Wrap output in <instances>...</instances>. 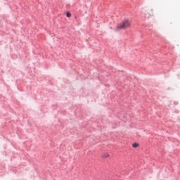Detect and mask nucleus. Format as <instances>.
<instances>
[{
	"label": "nucleus",
	"mask_w": 180,
	"mask_h": 180,
	"mask_svg": "<svg viewBox=\"0 0 180 180\" xmlns=\"http://www.w3.org/2000/svg\"><path fill=\"white\" fill-rule=\"evenodd\" d=\"M131 26V22L129 20H124L121 23L118 24L117 27L115 28L116 32H119V30H126V29H129Z\"/></svg>",
	"instance_id": "f257e3e1"
},
{
	"label": "nucleus",
	"mask_w": 180,
	"mask_h": 180,
	"mask_svg": "<svg viewBox=\"0 0 180 180\" xmlns=\"http://www.w3.org/2000/svg\"><path fill=\"white\" fill-rule=\"evenodd\" d=\"M110 157V155L108 153H105L102 155L103 158H109Z\"/></svg>",
	"instance_id": "f03ea898"
},
{
	"label": "nucleus",
	"mask_w": 180,
	"mask_h": 180,
	"mask_svg": "<svg viewBox=\"0 0 180 180\" xmlns=\"http://www.w3.org/2000/svg\"><path fill=\"white\" fill-rule=\"evenodd\" d=\"M140 146V144H139V143H134L133 144H132V147L134 148H137L138 147H139Z\"/></svg>",
	"instance_id": "7ed1b4c3"
},
{
	"label": "nucleus",
	"mask_w": 180,
	"mask_h": 180,
	"mask_svg": "<svg viewBox=\"0 0 180 180\" xmlns=\"http://www.w3.org/2000/svg\"><path fill=\"white\" fill-rule=\"evenodd\" d=\"M66 15L68 18H71V14L69 12L67 13Z\"/></svg>",
	"instance_id": "20e7f679"
},
{
	"label": "nucleus",
	"mask_w": 180,
	"mask_h": 180,
	"mask_svg": "<svg viewBox=\"0 0 180 180\" xmlns=\"http://www.w3.org/2000/svg\"><path fill=\"white\" fill-rule=\"evenodd\" d=\"M150 16H153V13L152 14H150Z\"/></svg>",
	"instance_id": "39448f33"
}]
</instances>
